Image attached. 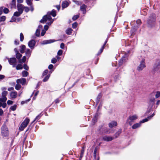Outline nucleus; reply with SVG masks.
<instances>
[{"label": "nucleus", "instance_id": "obj_30", "mask_svg": "<svg viewBox=\"0 0 160 160\" xmlns=\"http://www.w3.org/2000/svg\"><path fill=\"white\" fill-rule=\"evenodd\" d=\"M26 58L25 56H23L22 59H20L19 60V62L20 63L24 62L26 60Z\"/></svg>", "mask_w": 160, "mask_h": 160}, {"label": "nucleus", "instance_id": "obj_16", "mask_svg": "<svg viewBox=\"0 0 160 160\" xmlns=\"http://www.w3.org/2000/svg\"><path fill=\"white\" fill-rule=\"evenodd\" d=\"M55 41L54 40L50 39L43 41L42 43V44L44 45L49 43H51L54 42Z\"/></svg>", "mask_w": 160, "mask_h": 160}, {"label": "nucleus", "instance_id": "obj_15", "mask_svg": "<svg viewBox=\"0 0 160 160\" xmlns=\"http://www.w3.org/2000/svg\"><path fill=\"white\" fill-rule=\"evenodd\" d=\"M10 95L11 98L12 99H13L16 98L18 95V93L17 92L14 91L11 92Z\"/></svg>", "mask_w": 160, "mask_h": 160}, {"label": "nucleus", "instance_id": "obj_1", "mask_svg": "<svg viewBox=\"0 0 160 160\" xmlns=\"http://www.w3.org/2000/svg\"><path fill=\"white\" fill-rule=\"evenodd\" d=\"M52 15V17H54L56 15V11L54 9H53L51 12H48L47 15L44 16L40 22L42 23H45L47 20H50V22L47 23L48 25H50L53 22L54 19H52V18L51 16Z\"/></svg>", "mask_w": 160, "mask_h": 160}, {"label": "nucleus", "instance_id": "obj_28", "mask_svg": "<svg viewBox=\"0 0 160 160\" xmlns=\"http://www.w3.org/2000/svg\"><path fill=\"white\" fill-rule=\"evenodd\" d=\"M138 27H132L131 31V32L132 33L131 35H132L134 34V32L136 31V29Z\"/></svg>", "mask_w": 160, "mask_h": 160}, {"label": "nucleus", "instance_id": "obj_56", "mask_svg": "<svg viewBox=\"0 0 160 160\" xmlns=\"http://www.w3.org/2000/svg\"><path fill=\"white\" fill-rule=\"evenodd\" d=\"M46 32V31H45L44 30H42L41 33V35L42 36H43L45 34Z\"/></svg>", "mask_w": 160, "mask_h": 160}, {"label": "nucleus", "instance_id": "obj_10", "mask_svg": "<svg viewBox=\"0 0 160 160\" xmlns=\"http://www.w3.org/2000/svg\"><path fill=\"white\" fill-rule=\"evenodd\" d=\"M8 59V62L11 65H12L13 66V67H15L16 65L15 64V63L16 62V59L15 58H11L9 59Z\"/></svg>", "mask_w": 160, "mask_h": 160}, {"label": "nucleus", "instance_id": "obj_32", "mask_svg": "<svg viewBox=\"0 0 160 160\" xmlns=\"http://www.w3.org/2000/svg\"><path fill=\"white\" fill-rule=\"evenodd\" d=\"M155 98H151L150 99L149 103L152 105L154 103Z\"/></svg>", "mask_w": 160, "mask_h": 160}, {"label": "nucleus", "instance_id": "obj_14", "mask_svg": "<svg viewBox=\"0 0 160 160\" xmlns=\"http://www.w3.org/2000/svg\"><path fill=\"white\" fill-rule=\"evenodd\" d=\"M87 6L84 4L82 5L80 8V10L82 12L83 14H85L86 12Z\"/></svg>", "mask_w": 160, "mask_h": 160}, {"label": "nucleus", "instance_id": "obj_43", "mask_svg": "<svg viewBox=\"0 0 160 160\" xmlns=\"http://www.w3.org/2000/svg\"><path fill=\"white\" fill-rule=\"evenodd\" d=\"M84 150L83 149H82L81 151L80 157V160L82 159V158L83 156V155L84 154Z\"/></svg>", "mask_w": 160, "mask_h": 160}, {"label": "nucleus", "instance_id": "obj_18", "mask_svg": "<svg viewBox=\"0 0 160 160\" xmlns=\"http://www.w3.org/2000/svg\"><path fill=\"white\" fill-rule=\"evenodd\" d=\"M69 5V3L67 1H65L62 2V9L68 7Z\"/></svg>", "mask_w": 160, "mask_h": 160}, {"label": "nucleus", "instance_id": "obj_35", "mask_svg": "<svg viewBox=\"0 0 160 160\" xmlns=\"http://www.w3.org/2000/svg\"><path fill=\"white\" fill-rule=\"evenodd\" d=\"M16 57L19 60L20 59V58L21 57L22 55L21 54L19 53V52L16 53Z\"/></svg>", "mask_w": 160, "mask_h": 160}, {"label": "nucleus", "instance_id": "obj_23", "mask_svg": "<svg viewBox=\"0 0 160 160\" xmlns=\"http://www.w3.org/2000/svg\"><path fill=\"white\" fill-rule=\"evenodd\" d=\"M32 51L29 49H27L25 52L26 55L29 58L31 56Z\"/></svg>", "mask_w": 160, "mask_h": 160}, {"label": "nucleus", "instance_id": "obj_49", "mask_svg": "<svg viewBox=\"0 0 160 160\" xmlns=\"http://www.w3.org/2000/svg\"><path fill=\"white\" fill-rule=\"evenodd\" d=\"M159 97H160V92L158 91L157 92L156 94L155 95V98H157Z\"/></svg>", "mask_w": 160, "mask_h": 160}, {"label": "nucleus", "instance_id": "obj_33", "mask_svg": "<svg viewBox=\"0 0 160 160\" xmlns=\"http://www.w3.org/2000/svg\"><path fill=\"white\" fill-rule=\"evenodd\" d=\"M6 19V17L4 16H2L0 17V22H4Z\"/></svg>", "mask_w": 160, "mask_h": 160}, {"label": "nucleus", "instance_id": "obj_45", "mask_svg": "<svg viewBox=\"0 0 160 160\" xmlns=\"http://www.w3.org/2000/svg\"><path fill=\"white\" fill-rule=\"evenodd\" d=\"M3 12L5 13H8L9 12V10L8 8H5L3 9Z\"/></svg>", "mask_w": 160, "mask_h": 160}, {"label": "nucleus", "instance_id": "obj_34", "mask_svg": "<svg viewBox=\"0 0 160 160\" xmlns=\"http://www.w3.org/2000/svg\"><path fill=\"white\" fill-rule=\"evenodd\" d=\"M72 2L75 3L76 4L78 5H81L82 4V2L80 1L73 0H72Z\"/></svg>", "mask_w": 160, "mask_h": 160}, {"label": "nucleus", "instance_id": "obj_29", "mask_svg": "<svg viewBox=\"0 0 160 160\" xmlns=\"http://www.w3.org/2000/svg\"><path fill=\"white\" fill-rule=\"evenodd\" d=\"M28 75V73L26 71H23L22 72V75L23 77H27Z\"/></svg>", "mask_w": 160, "mask_h": 160}, {"label": "nucleus", "instance_id": "obj_38", "mask_svg": "<svg viewBox=\"0 0 160 160\" xmlns=\"http://www.w3.org/2000/svg\"><path fill=\"white\" fill-rule=\"evenodd\" d=\"M22 66L21 64H18L17 66L16 67V68L17 70H18L22 69Z\"/></svg>", "mask_w": 160, "mask_h": 160}, {"label": "nucleus", "instance_id": "obj_48", "mask_svg": "<svg viewBox=\"0 0 160 160\" xmlns=\"http://www.w3.org/2000/svg\"><path fill=\"white\" fill-rule=\"evenodd\" d=\"M78 25V23L76 22H75L72 24V28H77Z\"/></svg>", "mask_w": 160, "mask_h": 160}, {"label": "nucleus", "instance_id": "obj_53", "mask_svg": "<svg viewBox=\"0 0 160 160\" xmlns=\"http://www.w3.org/2000/svg\"><path fill=\"white\" fill-rule=\"evenodd\" d=\"M16 1L15 0H12V2L11 4V5L12 6V7H15V6Z\"/></svg>", "mask_w": 160, "mask_h": 160}, {"label": "nucleus", "instance_id": "obj_37", "mask_svg": "<svg viewBox=\"0 0 160 160\" xmlns=\"http://www.w3.org/2000/svg\"><path fill=\"white\" fill-rule=\"evenodd\" d=\"M50 75H49V74H48V75H47L45 78H44L43 79V82H46L47 81H48V79L49 78V77H50Z\"/></svg>", "mask_w": 160, "mask_h": 160}, {"label": "nucleus", "instance_id": "obj_60", "mask_svg": "<svg viewBox=\"0 0 160 160\" xmlns=\"http://www.w3.org/2000/svg\"><path fill=\"white\" fill-rule=\"evenodd\" d=\"M13 103V102L11 100H8L7 102V103L8 105L12 104Z\"/></svg>", "mask_w": 160, "mask_h": 160}, {"label": "nucleus", "instance_id": "obj_36", "mask_svg": "<svg viewBox=\"0 0 160 160\" xmlns=\"http://www.w3.org/2000/svg\"><path fill=\"white\" fill-rule=\"evenodd\" d=\"M21 87V86L20 85L17 83V84L15 86V88L17 90H19L20 89Z\"/></svg>", "mask_w": 160, "mask_h": 160}, {"label": "nucleus", "instance_id": "obj_52", "mask_svg": "<svg viewBox=\"0 0 160 160\" xmlns=\"http://www.w3.org/2000/svg\"><path fill=\"white\" fill-rule=\"evenodd\" d=\"M57 61V59L55 58H52L51 60V62L53 63H55Z\"/></svg>", "mask_w": 160, "mask_h": 160}, {"label": "nucleus", "instance_id": "obj_12", "mask_svg": "<svg viewBox=\"0 0 160 160\" xmlns=\"http://www.w3.org/2000/svg\"><path fill=\"white\" fill-rule=\"evenodd\" d=\"M155 115V112H154L151 115L148 117L147 118H146L144 119H143L142 121H141L140 122V123H144L145 122H147L149 120L151 119V118L153 117Z\"/></svg>", "mask_w": 160, "mask_h": 160}, {"label": "nucleus", "instance_id": "obj_47", "mask_svg": "<svg viewBox=\"0 0 160 160\" xmlns=\"http://www.w3.org/2000/svg\"><path fill=\"white\" fill-rule=\"evenodd\" d=\"M63 52V51L61 49L59 50L58 52L57 55L58 56H61L62 55Z\"/></svg>", "mask_w": 160, "mask_h": 160}, {"label": "nucleus", "instance_id": "obj_40", "mask_svg": "<svg viewBox=\"0 0 160 160\" xmlns=\"http://www.w3.org/2000/svg\"><path fill=\"white\" fill-rule=\"evenodd\" d=\"M97 115L96 114L94 117V118L92 119V122L93 124H94L97 121Z\"/></svg>", "mask_w": 160, "mask_h": 160}, {"label": "nucleus", "instance_id": "obj_63", "mask_svg": "<svg viewBox=\"0 0 160 160\" xmlns=\"http://www.w3.org/2000/svg\"><path fill=\"white\" fill-rule=\"evenodd\" d=\"M14 44L16 45H18L19 44V41L17 40H15Z\"/></svg>", "mask_w": 160, "mask_h": 160}, {"label": "nucleus", "instance_id": "obj_4", "mask_svg": "<svg viewBox=\"0 0 160 160\" xmlns=\"http://www.w3.org/2000/svg\"><path fill=\"white\" fill-rule=\"evenodd\" d=\"M1 132L2 135L6 137L8 136V129L5 124H3L1 127Z\"/></svg>", "mask_w": 160, "mask_h": 160}, {"label": "nucleus", "instance_id": "obj_31", "mask_svg": "<svg viewBox=\"0 0 160 160\" xmlns=\"http://www.w3.org/2000/svg\"><path fill=\"white\" fill-rule=\"evenodd\" d=\"M32 1L33 0H26V2L28 6L31 5L32 4Z\"/></svg>", "mask_w": 160, "mask_h": 160}, {"label": "nucleus", "instance_id": "obj_20", "mask_svg": "<svg viewBox=\"0 0 160 160\" xmlns=\"http://www.w3.org/2000/svg\"><path fill=\"white\" fill-rule=\"evenodd\" d=\"M112 137L110 136H105L103 137V139L105 141H110L112 140Z\"/></svg>", "mask_w": 160, "mask_h": 160}, {"label": "nucleus", "instance_id": "obj_8", "mask_svg": "<svg viewBox=\"0 0 160 160\" xmlns=\"http://www.w3.org/2000/svg\"><path fill=\"white\" fill-rule=\"evenodd\" d=\"M128 54L125 53V55L123 56L122 58L119 61V65L120 66L122 65L123 63L125 62L127 59Z\"/></svg>", "mask_w": 160, "mask_h": 160}, {"label": "nucleus", "instance_id": "obj_54", "mask_svg": "<svg viewBox=\"0 0 160 160\" xmlns=\"http://www.w3.org/2000/svg\"><path fill=\"white\" fill-rule=\"evenodd\" d=\"M136 23L137 24H138V26L140 25V24L141 23V21L140 19H138L136 21Z\"/></svg>", "mask_w": 160, "mask_h": 160}, {"label": "nucleus", "instance_id": "obj_26", "mask_svg": "<svg viewBox=\"0 0 160 160\" xmlns=\"http://www.w3.org/2000/svg\"><path fill=\"white\" fill-rule=\"evenodd\" d=\"M73 30L71 28H68L66 31V32L68 35H71L72 33Z\"/></svg>", "mask_w": 160, "mask_h": 160}, {"label": "nucleus", "instance_id": "obj_25", "mask_svg": "<svg viewBox=\"0 0 160 160\" xmlns=\"http://www.w3.org/2000/svg\"><path fill=\"white\" fill-rule=\"evenodd\" d=\"M41 116L42 115L41 113L38 115L37 116V117L35 118L34 120L31 123V124L33 123L35 121H36L37 122L38 120H39L40 119Z\"/></svg>", "mask_w": 160, "mask_h": 160}, {"label": "nucleus", "instance_id": "obj_64", "mask_svg": "<svg viewBox=\"0 0 160 160\" xmlns=\"http://www.w3.org/2000/svg\"><path fill=\"white\" fill-rule=\"evenodd\" d=\"M44 29H45V31L47 30H48V27L47 25H45L44 26Z\"/></svg>", "mask_w": 160, "mask_h": 160}, {"label": "nucleus", "instance_id": "obj_41", "mask_svg": "<svg viewBox=\"0 0 160 160\" xmlns=\"http://www.w3.org/2000/svg\"><path fill=\"white\" fill-rule=\"evenodd\" d=\"M20 41L21 42L23 41L24 40V37L23 34L22 33H20Z\"/></svg>", "mask_w": 160, "mask_h": 160}, {"label": "nucleus", "instance_id": "obj_57", "mask_svg": "<svg viewBox=\"0 0 160 160\" xmlns=\"http://www.w3.org/2000/svg\"><path fill=\"white\" fill-rule=\"evenodd\" d=\"M14 16H13V17H12V19L10 21V22H15L16 21V18H15L14 17Z\"/></svg>", "mask_w": 160, "mask_h": 160}, {"label": "nucleus", "instance_id": "obj_6", "mask_svg": "<svg viewBox=\"0 0 160 160\" xmlns=\"http://www.w3.org/2000/svg\"><path fill=\"white\" fill-rule=\"evenodd\" d=\"M145 67V59L143 58L142 59L140 62L139 65L137 69L139 71H140L143 70V69Z\"/></svg>", "mask_w": 160, "mask_h": 160}, {"label": "nucleus", "instance_id": "obj_50", "mask_svg": "<svg viewBox=\"0 0 160 160\" xmlns=\"http://www.w3.org/2000/svg\"><path fill=\"white\" fill-rule=\"evenodd\" d=\"M24 9V11L26 12H28L30 10L29 8L27 7H24L23 6V9Z\"/></svg>", "mask_w": 160, "mask_h": 160}, {"label": "nucleus", "instance_id": "obj_39", "mask_svg": "<svg viewBox=\"0 0 160 160\" xmlns=\"http://www.w3.org/2000/svg\"><path fill=\"white\" fill-rule=\"evenodd\" d=\"M79 17V15L78 14L75 15L72 17V19L73 21H75Z\"/></svg>", "mask_w": 160, "mask_h": 160}, {"label": "nucleus", "instance_id": "obj_5", "mask_svg": "<svg viewBox=\"0 0 160 160\" xmlns=\"http://www.w3.org/2000/svg\"><path fill=\"white\" fill-rule=\"evenodd\" d=\"M138 118V116L136 115L130 116L129 118L127 120V122L130 125L132 124V122Z\"/></svg>", "mask_w": 160, "mask_h": 160}, {"label": "nucleus", "instance_id": "obj_58", "mask_svg": "<svg viewBox=\"0 0 160 160\" xmlns=\"http://www.w3.org/2000/svg\"><path fill=\"white\" fill-rule=\"evenodd\" d=\"M97 151V148H96L94 150L93 152L94 157H96V156Z\"/></svg>", "mask_w": 160, "mask_h": 160}, {"label": "nucleus", "instance_id": "obj_62", "mask_svg": "<svg viewBox=\"0 0 160 160\" xmlns=\"http://www.w3.org/2000/svg\"><path fill=\"white\" fill-rule=\"evenodd\" d=\"M64 48V44L63 43H62L60 45V48L62 49H63Z\"/></svg>", "mask_w": 160, "mask_h": 160}, {"label": "nucleus", "instance_id": "obj_59", "mask_svg": "<svg viewBox=\"0 0 160 160\" xmlns=\"http://www.w3.org/2000/svg\"><path fill=\"white\" fill-rule=\"evenodd\" d=\"M3 7H1L0 8V16L2 13Z\"/></svg>", "mask_w": 160, "mask_h": 160}, {"label": "nucleus", "instance_id": "obj_22", "mask_svg": "<svg viewBox=\"0 0 160 160\" xmlns=\"http://www.w3.org/2000/svg\"><path fill=\"white\" fill-rule=\"evenodd\" d=\"M107 40H106V41H105V42H104V44H103V46H102V47L100 49V51L98 52V55L100 54L102 52L104 48V46H105V45H106V43H107Z\"/></svg>", "mask_w": 160, "mask_h": 160}, {"label": "nucleus", "instance_id": "obj_11", "mask_svg": "<svg viewBox=\"0 0 160 160\" xmlns=\"http://www.w3.org/2000/svg\"><path fill=\"white\" fill-rule=\"evenodd\" d=\"M16 82L18 84L20 83L22 85H24L26 83V79L25 78H21L17 79Z\"/></svg>", "mask_w": 160, "mask_h": 160}, {"label": "nucleus", "instance_id": "obj_13", "mask_svg": "<svg viewBox=\"0 0 160 160\" xmlns=\"http://www.w3.org/2000/svg\"><path fill=\"white\" fill-rule=\"evenodd\" d=\"M17 8L18 12L22 14L23 11V5L21 4H17Z\"/></svg>", "mask_w": 160, "mask_h": 160}, {"label": "nucleus", "instance_id": "obj_51", "mask_svg": "<svg viewBox=\"0 0 160 160\" xmlns=\"http://www.w3.org/2000/svg\"><path fill=\"white\" fill-rule=\"evenodd\" d=\"M48 70H47V69L45 70L44 71V72H43V73H42V76H45L48 74Z\"/></svg>", "mask_w": 160, "mask_h": 160}, {"label": "nucleus", "instance_id": "obj_24", "mask_svg": "<svg viewBox=\"0 0 160 160\" xmlns=\"http://www.w3.org/2000/svg\"><path fill=\"white\" fill-rule=\"evenodd\" d=\"M102 95L101 93H99L98 95V96L97 97L96 100V103L97 105L99 102L101 98Z\"/></svg>", "mask_w": 160, "mask_h": 160}, {"label": "nucleus", "instance_id": "obj_19", "mask_svg": "<svg viewBox=\"0 0 160 160\" xmlns=\"http://www.w3.org/2000/svg\"><path fill=\"white\" fill-rule=\"evenodd\" d=\"M20 49L19 51L22 53H23L24 52V51L26 49L25 46L24 45H22L19 46Z\"/></svg>", "mask_w": 160, "mask_h": 160}, {"label": "nucleus", "instance_id": "obj_7", "mask_svg": "<svg viewBox=\"0 0 160 160\" xmlns=\"http://www.w3.org/2000/svg\"><path fill=\"white\" fill-rule=\"evenodd\" d=\"M8 92L7 91H4L2 92V98H0V101L2 102H5L7 100L6 97Z\"/></svg>", "mask_w": 160, "mask_h": 160}, {"label": "nucleus", "instance_id": "obj_44", "mask_svg": "<svg viewBox=\"0 0 160 160\" xmlns=\"http://www.w3.org/2000/svg\"><path fill=\"white\" fill-rule=\"evenodd\" d=\"M16 108L17 105H14L13 106L11 107L10 109L12 111H14L16 109Z\"/></svg>", "mask_w": 160, "mask_h": 160}, {"label": "nucleus", "instance_id": "obj_21", "mask_svg": "<svg viewBox=\"0 0 160 160\" xmlns=\"http://www.w3.org/2000/svg\"><path fill=\"white\" fill-rule=\"evenodd\" d=\"M117 125V123L115 121H113L109 123V126L110 128H112L114 126H116Z\"/></svg>", "mask_w": 160, "mask_h": 160}, {"label": "nucleus", "instance_id": "obj_9", "mask_svg": "<svg viewBox=\"0 0 160 160\" xmlns=\"http://www.w3.org/2000/svg\"><path fill=\"white\" fill-rule=\"evenodd\" d=\"M36 41L34 40H31L28 42V46L31 49H33L36 44Z\"/></svg>", "mask_w": 160, "mask_h": 160}, {"label": "nucleus", "instance_id": "obj_46", "mask_svg": "<svg viewBox=\"0 0 160 160\" xmlns=\"http://www.w3.org/2000/svg\"><path fill=\"white\" fill-rule=\"evenodd\" d=\"M21 14L20 13L18 12H16L14 13V16L16 17H18L21 15Z\"/></svg>", "mask_w": 160, "mask_h": 160}, {"label": "nucleus", "instance_id": "obj_3", "mask_svg": "<svg viewBox=\"0 0 160 160\" xmlns=\"http://www.w3.org/2000/svg\"><path fill=\"white\" fill-rule=\"evenodd\" d=\"M30 121L29 118H27L23 122L19 127V130L22 131L27 126Z\"/></svg>", "mask_w": 160, "mask_h": 160}, {"label": "nucleus", "instance_id": "obj_61", "mask_svg": "<svg viewBox=\"0 0 160 160\" xmlns=\"http://www.w3.org/2000/svg\"><path fill=\"white\" fill-rule=\"evenodd\" d=\"M53 67V66L52 64H50L49 65L48 67V68L49 69H52Z\"/></svg>", "mask_w": 160, "mask_h": 160}, {"label": "nucleus", "instance_id": "obj_2", "mask_svg": "<svg viewBox=\"0 0 160 160\" xmlns=\"http://www.w3.org/2000/svg\"><path fill=\"white\" fill-rule=\"evenodd\" d=\"M155 17L156 16L154 13H152L150 15L147 21L148 26L152 27L154 25L155 21Z\"/></svg>", "mask_w": 160, "mask_h": 160}, {"label": "nucleus", "instance_id": "obj_42", "mask_svg": "<svg viewBox=\"0 0 160 160\" xmlns=\"http://www.w3.org/2000/svg\"><path fill=\"white\" fill-rule=\"evenodd\" d=\"M40 31L39 29H37L36 31V35L38 37H39L40 34Z\"/></svg>", "mask_w": 160, "mask_h": 160}, {"label": "nucleus", "instance_id": "obj_17", "mask_svg": "<svg viewBox=\"0 0 160 160\" xmlns=\"http://www.w3.org/2000/svg\"><path fill=\"white\" fill-rule=\"evenodd\" d=\"M160 67V61L158 60L157 61L154 66V69L155 71H157Z\"/></svg>", "mask_w": 160, "mask_h": 160}, {"label": "nucleus", "instance_id": "obj_55", "mask_svg": "<svg viewBox=\"0 0 160 160\" xmlns=\"http://www.w3.org/2000/svg\"><path fill=\"white\" fill-rule=\"evenodd\" d=\"M23 68L26 70H28L29 69L28 67L26 64L24 65L23 66Z\"/></svg>", "mask_w": 160, "mask_h": 160}, {"label": "nucleus", "instance_id": "obj_27", "mask_svg": "<svg viewBox=\"0 0 160 160\" xmlns=\"http://www.w3.org/2000/svg\"><path fill=\"white\" fill-rule=\"evenodd\" d=\"M141 125V124L139 123H137L134 124L132 126V128L133 129H136V128L139 127Z\"/></svg>", "mask_w": 160, "mask_h": 160}]
</instances>
